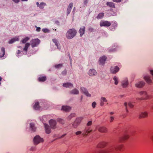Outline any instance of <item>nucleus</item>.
I'll return each mask as SVG.
<instances>
[{
	"mask_svg": "<svg viewBox=\"0 0 153 153\" xmlns=\"http://www.w3.org/2000/svg\"><path fill=\"white\" fill-rule=\"evenodd\" d=\"M40 42V40L38 39H32L30 41V45L32 48L37 47ZM30 45V44L29 43H26L25 45L24 48L23 49V50L24 51L25 54L27 53V49Z\"/></svg>",
	"mask_w": 153,
	"mask_h": 153,
	"instance_id": "f257e3e1",
	"label": "nucleus"
},
{
	"mask_svg": "<svg viewBox=\"0 0 153 153\" xmlns=\"http://www.w3.org/2000/svg\"><path fill=\"white\" fill-rule=\"evenodd\" d=\"M123 147L122 145L117 144L113 146H111L106 150L101 151L100 153H108L109 152L113 151L114 149L117 151L121 150L122 149Z\"/></svg>",
	"mask_w": 153,
	"mask_h": 153,
	"instance_id": "f03ea898",
	"label": "nucleus"
},
{
	"mask_svg": "<svg viewBox=\"0 0 153 153\" xmlns=\"http://www.w3.org/2000/svg\"><path fill=\"white\" fill-rule=\"evenodd\" d=\"M77 31L75 29L68 30L66 33V37L68 39L73 38L76 35Z\"/></svg>",
	"mask_w": 153,
	"mask_h": 153,
	"instance_id": "7ed1b4c3",
	"label": "nucleus"
},
{
	"mask_svg": "<svg viewBox=\"0 0 153 153\" xmlns=\"http://www.w3.org/2000/svg\"><path fill=\"white\" fill-rule=\"evenodd\" d=\"M92 131V130L91 129L90 127H86L85 129L82 132L80 131H78L76 132L75 134L76 135H79L81 134L82 132V135L83 136H87L88 134L90 133Z\"/></svg>",
	"mask_w": 153,
	"mask_h": 153,
	"instance_id": "20e7f679",
	"label": "nucleus"
},
{
	"mask_svg": "<svg viewBox=\"0 0 153 153\" xmlns=\"http://www.w3.org/2000/svg\"><path fill=\"white\" fill-rule=\"evenodd\" d=\"M83 119L82 117H80L76 118L72 124V126L74 128H76L80 124Z\"/></svg>",
	"mask_w": 153,
	"mask_h": 153,
	"instance_id": "39448f33",
	"label": "nucleus"
},
{
	"mask_svg": "<svg viewBox=\"0 0 153 153\" xmlns=\"http://www.w3.org/2000/svg\"><path fill=\"white\" fill-rule=\"evenodd\" d=\"M34 144L35 145L38 144L40 143L43 141V138H41L39 135H37L34 137L33 139Z\"/></svg>",
	"mask_w": 153,
	"mask_h": 153,
	"instance_id": "423d86ee",
	"label": "nucleus"
},
{
	"mask_svg": "<svg viewBox=\"0 0 153 153\" xmlns=\"http://www.w3.org/2000/svg\"><path fill=\"white\" fill-rule=\"evenodd\" d=\"M100 25L101 27H109L111 25V23L108 21H105L101 22Z\"/></svg>",
	"mask_w": 153,
	"mask_h": 153,
	"instance_id": "0eeeda50",
	"label": "nucleus"
},
{
	"mask_svg": "<svg viewBox=\"0 0 153 153\" xmlns=\"http://www.w3.org/2000/svg\"><path fill=\"white\" fill-rule=\"evenodd\" d=\"M119 68L117 66L111 67L110 68L111 72L112 74H116L119 70Z\"/></svg>",
	"mask_w": 153,
	"mask_h": 153,
	"instance_id": "6e6552de",
	"label": "nucleus"
},
{
	"mask_svg": "<svg viewBox=\"0 0 153 153\" xmlns=\"http://www.w3.org/2000/svg\"><path fill=\"white\" fill-rule=\"evenodd\" d=\"M121 85L123 88H126L128 86V79L125 78L121 81Z\"/></svg>",
	"mask_w": 153,
	"mask_h": 153,
	"instance_id": "1a4fd4ad",
	"label": "nucleus"
},
{
	"mask_svg": "<svg viewBox=\"0 0 153 153\" xmlns=\"http://www.w3.org/2000/svg\"><path fill=\"white\" fill-rule=\"evenodd\" d=\"M80 89L82 92L86 96L88 97H90L91 96V94L88 93V90L86 88L84 87H81Z\"/></svg>",
	"mask_w": 153,
	"mask_h": 153,
	"instance_id": "9d476101",
	"label": "nucleus"
},
{
	"mask_svg": "<svg viewBox=\"0 0 153 153\" xmlns=\"http://www.w3.org/2000/svg\"><path fill=\"white\" fill-rule=\"evenodd\" d=\"M49 123L51 128L53 129L56 128V122L55 120L51 119L49 121Z\"/></svg>",
	"mask_w": 153,
	"mask_h": 153,
	"instance_id": "9b49d317",
	"label": "nucleus"
},
{
	"mask_svg": "<svg viewBox=\"0 0 153 153\" xmlns=\"http://www.w3.org/2000/svg\"><path fill=\"white\" fill-rule=\"evenodd\" d=\"M88 74L90 76H92L97 75V73L95 70L94 69H91L89 71Z\"/></svg>",
	"mask_w": 153,
	"mask_h": 153,
	"instance_id": "f8f14e48",
	"label": "nucleus"
},
{
	"mask_svg": "<svg viewBox=\"0 0 153 153\" xmlns=\"http://www.w3.org/2000/svg\"><path fill=\"white\" fill-rule=\"evenodd\" d=\"M106 59V57L105 56H102L100 58L99 64L101 65H103Z\"/></svg>",
	"mask_w": 153,
	"mask_h": 153,
	"instance_id": "ddd939ff",
	"label": "nucleus"
},
{
	"mask_svg": "<svg viewBox=\"0 0 153 153\" xmlns=\"http://www.w3.org/2000/svg\"><path fill=\"white\" fill-rule=\"evenodd\" d=\"M98 131L101 132L106 133L107 131V128L104 126H100L98 128Z\"/></svg>",
	"mask_w": 153,
	"mask_h": 153,
	"instance_id": "4468645a",
	"label": "nucleus"
},
{
	"mask_svg": "<svg viewBox=\"0 0 153 153\" xmlns=\"http://www.w3.org/2000/svg\"><path fill=\"white\" fill-rule=\"evenodd\" d=\"M62 86L64 87L69 88H72L74 87L73 84L70 82L64 83L63 84Z\"/></svg>",
	"mask_w": 153,
	"mask_h": 153,
	"instance_id": "2eb2a0df",
	"label": "nucleus"
},
{
	"mask_svg": "<svg viewBox=\"0 0 153 153\" xmlns=\"http://www.w3.org/2000/svg\"><path fill=\"white\" fill-rule=\"evenodd\" d=\"M145 83L143 81L139 82L135 84V86L138 88L143 87L145 85Z\"/></svg>",
	"mask_w": 153,
	"mask_h": 153,
	"instance_id": "dca6fc26",
	"label": "nucleus"
},
{
	"mask_svg": "<svg viewBox=\"0 0 153 153\" xmlns=\"http://www.w3.org/2000/svg\"><path fill=\"white\" fill-rule=\"evenodd\" d=\"M61 109L66 112H69L71 110V107L67 105L63 106Z\"/></svg>",
	"mask_w": 153,
	"mask_h": 153,
	"instance_id": "f3484780",
	"label": "nucleus"
},
{
	"mask_svg": "<svg viewBox=\"0 0 153 153\" xmlns=\"http://www.w3.org/2000/svg\"><path fill=\"white\" fill-rule=\"evenodd\" d=\"M73 6V3H71L69 4L67 10V15L70 13Z\"/></svg>",
	"mask_w": 153,
	"mask_h": 153,
	"instance_id": "a211bd4d",
	"label": "nucleus"
},
{
	"mask_svg": "<svg viewBox=\"0 0 153 153\" xmlns=\"http://www.w3.org/2000/svg\"><path fill=\"white\" fill-rule=\"evenodd\" d=\"M148 114V113L147 112H142L140 114L139 118H141L146 117H147Z\"/></svg>",
	"mask_w": 153,
	"mask_h": 153,
	"instance_id": "6ab92c4d",
	"label": "nucleus"
},
{
	"mask_svg": "<svg viewBox=\"0 0 153 153\" xmlns=\"http://www.w3.org/2000/svg\"><path fill=\"white\" fill-rule=\"evenodd\" d=\"M85 29V26H82L80 27L79 30V32L80 33V37H82V36L84 34Z\"/></svg>",
	"mask_w": 153,
	"mask_h": 153,
	"instance_id": "aec40b11",
	"label": "nucleus"
},
{
	"mask_svg": "<svg viewBox=\"0 0 153 153\" xmlns=\"http://www.w3.org/2000/svg\"><path fill=\"white\" fill-rule=\"evenodd\" d=\"M144 79L146 82L148 84L152 83V81L149 76L147 75L144 76Z\"/></svg>",
	"mask_w": 153,
	"mask_h": 153,
	"instance_id": "412c9836",
	"label": "nucleus"
},
{
	"mask_svg": "<svg viewBox=\"0 0 153 153\" xmlns=\"http://www.w3.org/2000/svg\"><path fill=\"white\" fill-rule=\"evenodd\" d=\"M139 94L140 95L143 96L146 99L148 98V95L146 91H141L140 92Z\"/></svg>",
	"mask_w": 153,
	"mask_h": 153,
	"instance_id": "4be33fe9",
	"label": "nucleus"
},
{
	"mask_svg": "<svg viewBox=\"0 0 153 153\" xmlns=\"http://www.w3.org/2000/svg\"><path fill=\"white\" fill-rule=\"evenodd\" d=\"M46 79L47 78L46 76H40L38 78V80L40 82H44L45 81Z\"/></svg>",
	"mask_w": 153,
	"mask_h": 153,
	"instance_id": "5701e85b",
	"label": "nucleus"
},
{
	"mask_svg": "<svg viewBox=\"0 0 153 153\" xmlns=\"http://www.w3.org/2000/svg\"><path fill=\"white\" fill-rule=\"evenodd\" d=\"M45 126L46 132L48 134L50 133L51 132V129L49 126L48 125L45 124Z\"/></svg>",
	"mask_w": 153,
	"mask_h": 153,
	"instance_id": "b1692460",
	"label": "nucleus"
},
{
	"mask_svg": "<svg viewBox=\"0 0 153 153\" xmlns=\"http://www.w3.org/2000/svg\"><path fill=\"white\" fill-rule=\"evenodd\" d=\"M107 102V100L105 97H102L100 99V105L103 106L104 105V102Z\"/></svg>",
	"mask_w": 153,
	"mask_h": 153,
	"instance_id": "393cba45",
	"label": "nucleus"
},
{
	"mask_svg": "<svg viewBox=\"0 0 153 153\" xmlns=\"http://www.w3.org/2000/svg\"><path fill=\"white\" fill-rule=\"evenodd\" d=\"M30 129L33 132L36 131V128L35 127L34 124L33 123H31L30 124Z\"/></svg>",
	"mask_w": 153,
	"mask_h": 153,
	"instance_id": "a878e982",
	"label": "nucleus"
},
{
	"mask_svg": "<svg viewBox=\"0 0 153 153\" xmlns=\"http://www.w3.org/2000/svg\"><path fill=\"white\" fill-rule=\"evenodd\" d=\"M79 93V91L76 89H74L70 92V94H78Z\"/></svg>",
	"mask_w": 153,
	"mask_h": 153,
	"instance_id": "bb28decb",
	"label": "nucleus"
},
{
	"mask_svg": "<svg viewBox=\"0 0 153 153\" xmlns=\"http://www.w3.org/2000/svg\"><path fill=\"white\" fill-rule=\"evenodd\" d=\"M129 136L128 135L126 134L123 137H121L120 139V141L122 142L124 140H126L128 139Z\"/></svg>",
	"mask_w": 153,
	"mask_h": 153,
	"instance_id": "cd10ccee",
	"label": "nucleus"
},
{
	"mask_svg": "<svg viewBox=\"0 0 153 153\" xmlns=\"http://www.w3.org/2000/svg\"><path fill=\"white\" fill-rule=\"evenodd\" d=\"M5 54V49L2 47L1 48V51L0 52V57H3Z\"/></svg>",
	"mask_w": 153,
	"mask_h": 153,
	"instance_id": "c85d7f7f",
	"label": "nucleus"
},
{
	"mask_svg": "<svg viewBox=\"0 0 153 153\" xmlns=\"http://www.w3.org/2000/svg\"><path fill=\"white\" fill-rule=\"evenodd\" d=\"M33 108L34 109L36 110L39 109L40 107L39 106V103L38 102H36L34 105Z\"/></svg>",
	"mask_w": 153,
	"mask_h": 153,
	"instance_id": "c756f323",
	"label": "nucleus"
},
{
	"mask_svg": "<svg viewBox=\"0 0 153 153\" xmlns=\"http://www.w3.org/2000/svg\"><path fill=\"white\" fill-rule=\"evenodd\" d=\"M75 114L74 113H71L69 115L67 118V120H70L73 117H75Z\"/></svg>",
	"mask_w": 153,
	"mask_h": 153,
	"instance_id": "7c9ffc66",
	"label": "nucleus"
},
{
	"mask_svg": "<svg viewBox=\"0 0 153 153\" xmlns=\"http://www.w3.org/2000/svg\"><path fill=\"white\" fill-rule=\"evenodd\" d=\"M53 41L54 43H55L57 47V48L60 49V47L59 46V44L58 43V41L57 39H53Z\"/></svg>",
	"mask_w": 153,
	"mask_h": 153,
	"instance_id": "2f4dec72",
	"label": "nucleus"
},
{
	"mask_svg": "<svg viewBox=\"0 0 153 153\" xmlns=\"http://www.w3.org/2000/svg\"><path fill=\"white\" fill-rule=\"evenodd\" d=\"M30 39V38L28 37H26L23 39L21 42L23 44L25 43L28 40Z\"/></svg>",
	"mask_w": 153,
	"mask_h": 153,
	"instance_id": "473e14b6",
	"label": "nucleus"
},
{
	"mask_svg": "<svg viewBox=\"0 0 153 153\" xmlns=\"http://www.w3.org/2000/svg\"><path fill=\"white\" fill-rule=\"evenodd\" d=\"M107 6L112 8H115V5L114 3L112 2H107L106 3Z\"/></svg>",
	"mask_w": 153,
	"mask_h": 153,
	"instance_id": "72a5a7b5",
	"label": "nucleus"
},
{
	"mask_svg": "<svg viewBox=\"0 0 153 153\" xmlns=\"http://www.w3.org/2000/svg\"><path fill=\"white\" fill-rule=\"evenodd\" d=\"M104 16V13H100L98 16H97V19H100L102 18Z\"/></svg>",
	"mask_w": 153,
	"mask_h": 153,
	"instance_id": "f704fd0d",
	"label": "nucleus"
},
{
	"mask_svg": "<svg viewBox=\"0 0 153 153\" xmlns=\"http://www.w3.org/2000/svg\"><path fill=\"white\" fill-rule=\"evenodd\" d=\"M19 40V39L17 37H16L11 39L10 40V44L13 43L14 42L18 41Z\"/></svg>",
	"mask_w": 153,
	"mask_h": 153,
	"instance_id": "c9c22d12",
	"label": "nucleus"
},
{
	"mask_svg": "<svg viewBox=\"0 0 153 153\" xmlns=\"http://www.w3.org/2000/svg\"><path fill=\"white\" fill-rule=\"evenodd\" d=\"M57 121L62 124H64L65 123V121L63 119L58 118L57 119Z\"/></svg>",
	"mask_w": 153,
	"mask_h": 153,
	"instance_id": "e433bc0d",
	"label": "nucleus"
},
{
	"mask_svg": "<svg viewBox=\"0 0 153 153\" xmlns=\"http://www.w3.org/2000/svg\"><path fill=\"white\" fill-rule=\"evenodd\" d=\"M113 79L114 81V84L116 85H117L118 83V78L117 76H114L113 77Z\"/></svg>",
	"mask_w": 153,
	"mask_h": 153,
	"instance_id": "4c0bfd02",
	"label": "nucleus"
},
{
	"mask_svg": "<svg viewBox=\"0 0 153 153\" xmlns=\"http://www.w3.org/2000/svg\"><path fill=\"white\" fill-rule=\"evenodd\" d=\"M46 5V4L43 2H41L39 4V7L41 9L43 8L44 6Z\"/></svg>",
	"mask_w": 153,
	"mask_h": 153,
	"instance_id": "58836bf2",
	"label": "nucleus"
},
{
	"mask_svg": "<svg viewBox=\"0 0 153 153\" xmlns=\"http://www.w3.org/2000/svg\"><path fill=\"white\" fill-rule=\"evenodd\" d=\"M63 65L62 64H59L55 65V67L56 68H61L62 67Z\"/></svg>",
	"mask_w": 153,
	"mask_h": 153,
	"instance_id": "ea45409f",
	"label": "nucleus"
},
{
	"mask_svg": "<svg viewBox=\"0 0 153 153\" xmlns=\"http://www.w3.org/2000/svg\"><path fill=\"white\" fill-rule=\"evenodd\" d=\"M96 102H94L92 103V107L93 108H94L96 107Z\"/></svg>",
	"mask_w": 153,
	"mask_h": 153,
	"instance_id": "a19ab883",
	"label": "nucleus"
},
{
	"mask_svg": "<svg viewBox=\"0 0 153 153\" xmlns=\"http://www.w3.org/2000/svg\"><path fill=\"white\" fill-rule=\"evenodd\" d=\"M114 119V118L113 116H111L110 117V122L111 123L112 122Z\"/></svg>",
	"mask_w": 153,
	"mask_h": 153,
	"instance_id": "79ce46f5",
	"label": "nucleus"
},
{
	"mask_svg": "<svg viewBox=\"0 0 153 153\" xmlns=\"http://www.w3.org/2000/svg\"><path fill=\"white\" fill-rule=\"evenodd\" d=\"M128 106L131 108H132L133 107V105L132 104L131 102H129L128 103Z\"/></svg>",
	"mask_w": 153,
	"mask_h": 153,
	"instance_id": "37998d69",
	"label": "nucleus"
},
{
	"mask_svg": "<svg viewBox=\"0 0 153 153\" xmlns=\"http://www.w3.org/2000/svg\"><path fill=\"white\" fill-rule=\"evenodd\" d=\"M66 73H67L66 71V70H64V71H63L62 72V74L63 75H66Z\"/></svg>",
	"mask_w": 153,
	"mask_h": 153,
	"instance_id": "c03bdc74",
	"label": "nucleus"
},
{
	"mask_svg": "<svg viewBox=\"0 0 153 153\" xmlns=\"http://www.w3.org/2000/svg\"><path fill=\"white\" fill-rule=\"evenodd\" d=\"M88 2V0H84V4L85 5H86Z\"/></svg>",
	"mask_w": 153,
	"mask_h": 153,
	"instance_id": "a18cd8bd",
	"label": "nucleus"
},
{
	"mask_svg": "<svg viewBox=\"0 0 153 153\" xmlns=\"http://www.w3.org/2000/svg\"><path fill=\"white\" fill-rule=\"evenodd\" d=\"M92 122L91 121H89L88 123H87V126H91V124H92Z\"/></svg>",
	"mask_w": 153,
	"mask_h": 153,
	"instance_id": "49530a36",
	"label": "nucleus"
},
{
	"mask_svg": "<svg viewBox=\"0 0 153 153\" xmlns=\"http://www.w3.org/2000/svg\"><path fill=\"white\" fill-rule=\"evenodd\" d=\"M128 104L127 102H125L124 103V106L125 107V109L127 108V105H128Z\"/></svg>",
	"mask_w": 153,
	"mask_h": 153,
	"instance_id": "de8ad7c7",
	"label": "nucleus"
},
{
	"mask_svg": "<svg viewBox=\"0 0 153 153\" xmlns=\"http://www.w3.org/2000/svg\"><path fill=\"white\" fill-rule=\"evenodd\" d=\"M42 31L45 33H47L48 32V29H42Z\"/></svg>",
	"mask_w": 153,
	"mask_h": 153,
	"instance_id": "09e8293b",
	"label": "nucleus"
},
{
	"mask_svg": "<svg viewBox=\"0 0 153 153\" xmlns=\"http://www.w3.org/2000/svg\"><path fill=\"white\" fill-rule=\"evenodd\" d=\"M122 0H113V1L114 2H120Z\"/></svg>",
	"mask_w": 153,
	"mask_h": 153,
	"instance_id": "8fccbe9b",
	"label": "nucleus"
},
{
	"mask_svg": "<svg viewBox=\"0 0 153 153\" xmlns=\"http://www.w3.org/2000/svg\"><path fill=\"white\" fill-rule=\"evenodd\" d=\"M22 51H20L19 50H18L17 52H16V54H17L18 55L19 54V53H21L22 52Z\"/></svg>",
	"mask_w": 153,
	"mask_h": 153,
	"instance_id": "3c124183",
	"label": "nucleus"
},
{
	"mask_svg": "<svg viewBox=\"0 0 153 153\" xmlns=\"http://www.w3.org/2000/svg\"><path fill=\"white\" fill-rule=\"evenodd\" d=\"M41 29V28L40 27H37L36 30L37 31H39Z\"/></svg>",
	"mask_w": 153,
	"mask_h": 153,
	"instance_id": "603ef678",
	"label": "nucleus"
},
{
	"mask_svg": "<svg viewBox=\"0 0 153 153\" xmlns=\"http://www.w3.org/2000/svg\"><path fill=\"white\" fill-rule=\"evenodd\" d=\"M13 1L16 3H18L19 1V0H13Z\"/></svg>",
	"mask_w": 153,
	"mask_h": 153,
	"instance_id": "864d4df0",
	"label": "nucleus"
},
{
	"mask_svg": "<svg viewBox=\"0 0 153 153\" xmlns=\"http://www.w3.org/2000/svg\"><path fill=\"white\" fill-rule=\"evenodd\" d=\"M150 74L152 76V78L153 79V70H151L150 71Z\"/></svg>",
	"mask_w": 153,
	"mask_h": 153,
	"instance_id": "5fc2aeb1",
	"label": "nucleus"
},
{
	"mask_svg": "<svg viewBox=\"0 0 153 153\" xmlns=\"http://www.w3.org/2000/svg\"><path fill=\"white\" fill-rule=\"evenodd\" d=\"M150 139L153 143V135L151 136Z\"/></svg>",
	"mask_w": 153,
	"mask_h": 153,
	"instance_id": "6e6d98bb",
	"label": "nucleus"
},
{
	"mask_svg": "<svg viewBox=\"0 0 153 153\" xmlns=\"http://www.w3.org/2000/svg\"><path fill=\"white\" fill-rule=\"evenodd\" d=\"M35 149V147H32L30 149V150L31 151H33Z\"/></svg>",
	"mask_w": 153,
	"mask_h": 153,
	"instance_id": "4d7b16f0",
	"label": "nucleus"
},
{
	"mask_svg": "<svg viewBox=\"0 0 153 153\" xmlns=\"http://www.w3.org/2000/svg\"><path fill=\"white\" fill-rule=\"evenodd\" d=\"M36 4H37L38 7H39V3L38 2H37L36 3Z\"/></svg>",
	"mask_w": 153,
	"mask_h": 153,
	"instance_id": "13d9d810",
	"label": "nucleus"
},
{
	"mask_svg": "<svg viewBox=\"0 0 153 153\" xmlns=\"http://www.w3.org/2000/svg\"><path fill=\"white\" fill-rule=\"evenodd\" d=\"M17 47L18 48H20V49H22V47L21 46H18Z\"/></svg>",
	"mask_w": 153,
	"mask_h": 153,
	"instance_id": "bf43d9fd",
	"label": "nucleus"
},
{
	"mask_svg": "<svg viewBox=\"0 0 153 153\" xmlns=\"http://www.w3.org/2000/svg\"><path fill=\"white\" fill-rule=\"evenodd\" d=\"M100 145V144H99V145ZM103 147V146H100L99 145V146H98V147Z\"/></svg>",
	"mask_w": 153,
	"mask_h": 153,
	"instance_id": "052dcab7",
	"label": "nucleus"
},
{
	"mask_svg": "<svg viewBox=\"0 0 153 153\" xmlns=\"http://www.w3.org/2000/svg\"><path fill=\"white\" fill-rule=\"evenodd\" d=\"M123 96V95H120L119 96V97L120 98H122Z\"/></svg>",
	"mask_w": 153,
	"mask_h": 153,
	"instance_id": "680f3d73",
	"label": "nucleus"
},
{
	"mask_svg": "<svg viewBox=\"0 0 153 153\" xmlns=\"http://www.w3.org/2000/svg\"><path fill=\"white\" fill-rule=\"evenodd\" d=\"M114 114V113L113 112H111L110 113V114L111 115H112V114Z\"/></svg>",
	"mask_w": 153,
	"mask_h": 153,
	"instance_id": "e2e57ef3",
	"label": "nucleus"
},
{
	"mask_svg": "<svg viewBox=\"0 0 153 153\" xmlns=\"http://www.w3.org/2000/svg\"><path fill=\"white\" fill-rule=\"evenodd\" d=\"M2 78L1 77V76H0V82H1V80H2Z\"/></svg>",
	"mask_w": 153,
	"mask_h": 153,
	"instance_id": "0e129e2a",
	"label": "nucleus"
},
{
	"mask_svg": "<svg viewBox=\"0 0 153 153\" xmlns=\"http://www.w3.org/2000/svg\"><path fill=\"white\" fill-rule=\"evenodd\" d=\"M65 135H66L65 134H63V135H62V136L61 137H64V136H65Z\"/></svg>",
	"mask_w": 153,
	"mask_h": 153,
	"instance_id": "69168bd1",
	"label": "nucleus"
},
{
	"mask_svg": "<svg viewBox=\"0 0 153 153\" xmlns=\"http://www.w3.org/2000/svg\"><path fill=\"white\" fill-rule=\"evenodd\" d=\"M126 112H128V108H126Z\"/></svg>",
	"mask_w": 153,
	"mask_h": 153,
	"instance_id": "338daca9",
	"label": "nucleus"
},
{
	"mask_svg": "<svg viewBox=\"0 0 153 153\" xmlns=\"http://www.w3.org/2000/svg\"><path fill=\"white\" fill-rule=\"evenodd\" d=\"M114 23V26L115 25L116 26V25H117L116 23L115 22ZM113 25L114 26V25Z\"/></svg>",
	"mask_w": 153,
	"mask_h": 153,
	"instance_id": "774afa93",
	"label": "nucleus"
}]
</instances>
